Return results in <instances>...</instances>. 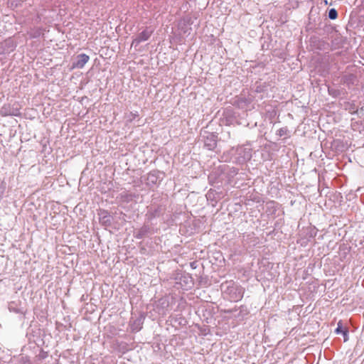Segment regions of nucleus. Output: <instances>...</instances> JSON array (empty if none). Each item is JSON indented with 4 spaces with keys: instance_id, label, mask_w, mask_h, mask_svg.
<instances>
[{
    "instance_id": "obj_1",
    "label": "nucleus",
    "mask_w": 364,
    "mask_h": 364,
    "mask_svg": "<svg viewBox=\"0 0 364 364\" xmlns=\"http://www.w3.org/2000/svg\"><path fill=\"white\" fill-rule=\"evenodd\" d=\"M224 291L228 295L229 299L232 301H240L242 299L244 294L243 288L240 286L235 285L232 283L228 285Z\"/></svg>"
},
{
    "instance_id": "obj_2",
    "label": "nucleus",
    "mask_w": 364,
    "mask_h": 364,
    "mask_svg": "<svg viewBox=\"0 0 364 364\" xmlns=\"http://www.w3.org/2000/svg\"><path fill=\"white\" fill-rule=\"evenodd\" d=\"M154 33V28L151 27H146L141 32L137 34V36L133 38L132 42V46L136 47L141 43L146 41L149 39Z\"/></svg>"
},
{
    "instance_id": "obj_3",
    "label": "nucleus",
    "mask_w": 364,
    "mask_h": 364,
    "mask_svg": "<svg viewBox=\"0 0 364 364\" xmlns=\"http://www.w3.org/2000/svg\"><path fill=\"white\" fill-rule=\"evenodd\" d=\"M0 114L3 117L6 116H19L21 114L18 105L6 104L0 109Z\"/></svg>"
},
{
    "instance_id": "obj_4",
    "label": "nucleus",
    "mask_w": 364,
    "mask_h": 364,
    "mask_svg": "<svg viewBox=\"0 0 364 364\" xmlns=\"http://www.w3.org/2000/svg\"><path fill=\"white\" fill-rule=\"evenodd\" d=\"M204 146L208 150H214L217 146L218 136L214 133L205 132L203 134Z\"/></svg>"
},
{
    "instance_id": "obj_5",
    "label": "nucleus",
    "mask_w": 364,
    "mask_h": 364,
    "mask_svg": "<svg viewBox=\"0 0 364 364\" xmlns=\"http://www.w3.org/2000/svg\"><path fill=\"white\" fill-rule=\"evenodd\" d=\"M100 223L105 227H109L112 224V216L107 210H100L99 213Z\"/></svg>"
},
{
    "instance_id": "obj_6",
    "label": "nucleus",
    "mask_w": 364,
    "mask_h": 364,
    "mask_svg": "<svg viewBox=\"0 0 364 364\" xmlns=\"http://www.w3.org/2000/svg\"><path fill=\"white\" fill-rule=\"evenodd\" d=\"M89 59L90 57L85 53L78 55L76 58V60L73 63V68L80 69L82 68L88 62Z\"/></svg>"
},
{
    "instance_id": "obj_7",
    "label": "nucleus",
    "mask_w": 364,
    "mask_h": 364,
    "mask_svg": "<svg viewBox=\"0 0 364 364\" xmlns=\"http://www.w3.org/2000/svg\"><path fill=\"white\" fill-rule=\"evenodd\" d=\"M161 212V208L160 206H158L154 208H151L146 214V216L148 220H151L154 218L159 217Z\"/></svg>"
},
{
    "instance_id": "obj_8",
    "label": "nucleus",
    "mask_w": 364,
    "mask_h": 364,
    "mask_svg": "<svg viewBox=\"0 0 364 364\" xmlns=\"http://www.w3.org/2000/svg\"><path fill=\"white\" fill-rule=\"evenodd\" d=\"M144 322V318L140 316L135 318L133 321H131V328L132 331H139L142 328Z\"/></svg>"
},
{
    "instance_id": "obj_9",
    "label": "nucleus",
    "mask_w": 364,
    "mask_h": 364,
    "mask_svg": "<svg viewBox=\"0 0 364 364\" xmlns=\"http://www.w3.org/2000/svg\"><path fill=\"white\" fill-rule=\"evenodd\" d=\"M136 196L135 194L131 193L127 191H122L119 193L118 198L121 201L129 203L132 201L134 198H135Z\"/></svg>"
},
{
    "instance_id": "obj_10",
    "label": "nucleus",
    "mask_w": 364,
    "mask_h": 364,
    "mask_svg": "<svg viewBox=\"0 0 364 364\" xmlns=\"http://www.w3.org/2000/svg\"><path fill=\"white\" fill-rule=\"evenodd\" d=\"M159 181V176L156 172H150L146 178V184L149 186L156 185Z\"/></svg>"
},
{
    "instance_id": "obj_11",
    "label": "nucleus",
    "mask_w": 364,
    "mask_h": 364,
    "mask_svg": "<svg viewBox=\"0 0 364 364\" xmlns=\"http://www.w3.org/2000/svg\"><path fill=\"white\" fill-rule=\"evenodd\" d=\"M42 31L41 28H33L28 32V34L31 38H37L42 34Z\"/></svg>"
},
{
    "instance_id": "obj_12",
    "label": "nucleus",
    "mask_w": 364,
    "mask_h": 364,
    "mask_svg": "<svg viewBox=\"0 0 364 364\" xmlns=\"http://www.w3.org/2000/svg\"><path fill=\"white\" fill-rule=\"evenodd\" d=\"M149 228L148 226L144 225L141 227L136 235V237L138 239L143 238L149 232Z\"/></svg>"
},
{
    "instance_id": "obj_13",
    "label": "nucleus",
    "mask_w": 364,
    "mask_h": 364,
    "mask_svg": "<svg viewBox=\"0 0 364 364\" xmlns=\"http://www.w3.org/2000/svg\"><path fill=\"white\" fill-rule=\"evenodd\" d=\"M179 28L183 33L188 34H190L189 30H191V28L189 27V23H186V21L180 23Z\"/></svg>"
},
{
    "instance_id": "obj_14",
    "label": "nucleus",
    "mask_w": 364,
    "mask_h": 364,
    "mask_svg": "<svg viewBox=\"0 0 364 364\" xmlns=\"http://www.w3.org/2000/svg\"><path fill=\"white\" fill-rule=\"evenodd\" d=\"M6 184L4 181H0V200H1L5 194Z\"/></svg>"
},
{
    "instance_id": "obj_15",
    "label": "nucleus",
    "mask_w": 364,
    "mask_h": 364,
    "mask_svg": "<svg viewBox=\"0 0 364 364\" xmlns=\"http://www.w3.org/2000/svg\"><path fill=\"white\" fill-rule=\"evenodd\" d=\"M338 17V12L335 9H331L328 11V18L331 20H334Z\"/></svg>"
},
{
    "instance_id": "obj_16",
    "label": "nucleus",
    "mask_w": 364,
    "mask_h": 364,
    "mask_svg": "<svg viewBox=\"0 0 364 364\" xmlns=\"http://www.w3.org/2000/svg\"><path fill=\"white\" fill-rule=\"evenodd\" d=\"M288 132H289V130L287 127H282V128H280L277 131V134L279 135V136H282L287 135Z\"/></svg>"
},
{
    "instance_id": "obj_17",
    "label": "nucleus",
    "mask_w": 364,
    "mask_h": 364,
    "mask_svg": "<svg viewBox=\"0 0 364 364\" xmlns=\"http://www.w3.org/2000/svg\"><path fill=\"white\" fill-rule=\"evenodd\" d=\"M343 330H344V329H343L342 323H341V321H339V322L338 323V326H337V328H336L335 332H336L337 334H339V333H342Z\"/></svg>"
},
{
    "instance_id": "obj_18",
    "label": "nucleus",
    "mask_w": 364,
    "mask_h": 364,
    "mask_svg": "<svg viewBox=\"0 0 364 364\" xmlns=\"http://www.w3.org/2000/svg\"><path fill=\"white\" fill-rule=\"evenodd\" d=\"M344 338V341L346 342L348 340V330L345 328L342 333Z\"/></svg>"
},
{
    "instance_id": "obj_19",
    "label": "nucleus",
    "mask_w": 364,
    "mask_h": 364,
    "mask_svg": "<svg viewBox=\"0 0 364 364\" xmlns=\"http://www.w3.org/2000/svg\"><path fill=\"white\" fill-rule=\"evenodd\" d=\"M255 91L257 92H262L263 91V89L262 87V85H258L256 87Z\"/></svg>"
},
{
    "instance_id": "obj_20",
    "label": "nucleus",
    "mask_w": 364,
    "mask_h": 364,
    "mask_svg": "<svg viewBox=\"0 0 364 364\" xmlns=\"http://www.w3.org/2000/svg\"><path fill=\"white\" fill-rule=\"evenodd\" d=\"M23 364H31L29 360H26L23 362Z\"/></svg>"
},
{
    "instance_id": "obj_21",
    "label": "nucleus",
    "mask_w": 364,
    "mask_h": 364,
    "mask_svg": "<svg viewBox=\"0 0 364 364\" xmlns=\"http://www.w3.org/2000/svg\"><path fill=\"white\" fill-rule=\"evenodd\" d=\"M0 364H6V363L0 358Z\"/></svg>"
}]
</instances>
